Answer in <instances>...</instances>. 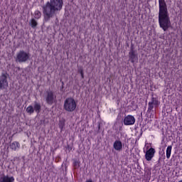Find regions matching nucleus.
I'll use <instances>...</instances> for the list:
<instances>
[{
  "mask_svg": "<svg viewBox=\"0 0 182 182\" xmlns=\"http://www.w3.org/2000/svg\"><path fill=\"white\" fill-rule=\"evenodd\" d=\"M63 0H50L43 6L44 21L49 22L50 18H53L58 12L62 11Z\"/></svg>",
  "mask_w": 182,
  "mask_h": 182,
  "instance_id": "obj_1",
  "label": "nucleus"
},
{
  "mask_svg": "<svg viewBox=\"0 0 182 182\" xmlns=\"http://www.w3.org/2000/svg\"><path fill=\"white\" fill-rule=\"evenodd\" d=\"M159 23L160 28L166 32L170 26H171V21H170V14H168V9H167V4L166 0H159Z\"/></svg>",
  "mask_w": 182,
  "mask_h": 182,
  "instance_id": "obj_2",
  "label": "nucleus"
},
{
  "mask_svg": "<svg viewBox=\"0 0 182 182\" xmlns=\"http://www.w3.org/2000/svg\"><path fill=\"white\" fill-rule=\"evenodd\" d=\"M76 101L72 97L67 98L64 102V110L66 112H75L76 110Z\"/></svg>",
  "mask_w": 182,
  "mask_h": 182,
  "instance_id": "obj_3",
  "label": "nucleus"
},
{
  "mask_svg": "<svg viewBox=\"0 0 182 182\" xmlns=\"http://www.w3.org/2000/svg\"><path fill=\"white\" fill-rule=\"evenodd\" d=\"M30 56L29 53H26L23 50H20L16 54V62L18 63H25V62H27L29 60Z\"/></svg>",
  "mask_w": 182,
  "mask_h": 182,
  "instance_id": "obj_4",
  "label": "nucleus"
},
{
  "mask_svg": "<svg viewBox=\"0 0 182 182\" xmlns=\"http://www.w3.org/2000/svg\"><path fill=\"white\" fill-rule=\"evenodd\" d=\"M46 102L48 105H53L56 102V95L53 91L49 90L46 92Z\"/></svg>",
  "mask_w": 182,
  "mask_h": 182,
  "instance_id": "obj_5",
  "label": "nucleus"
},
{
  "mask_svg": "<svg viewBox=\"0 0 182 182\" xmlns=\"http://www.w3.org/2000/svg\"><path fill=\"white\" fill-rule=\"evenodd\" d=\"M8 74L2 73L0 76V90H4L8 87Z\"/></svg>",
  "mask_w": 182,
  "mask_h": 182,
  "instance_id": "obj_6",
  "label": "nucleus"
},
{
  "mask_svg": "<svg viewBox=\"0 0 182 182\" xmlns=\"http://www.w3.org/2000/svg\"><path fill=\"white\" fill-rule=\"evenodd\" d=\"M136 123V118L132 115H127L124 119V124L125 126H132Z\"/></svg>",
  "mask_w": 182,
  "mask_h": 182,
  "instance_id": "obj_7",
  "label": "nucleus"
},
{
  "mask_svg": "<svg viewBox=\"0 0 182 182\" xmlns=\"http://www.w3.org/2000/svg\"><path fill=\"white\" fill-rule=\"evenodd\" d=\"M154 154H156V149L154 148H150L145 154L146 160L147 161H151L153 157H154Z\"/></svg>",
  "mask_w": 182,
  "mask_h": 182,
  "instance_id": "obj_8",
  "label": "nucleus"
},
{
  "mask_svg": "<svg viewBox=\"0 0 182 182\" xmlns=\"http://www.w3.org/2000/svg\"><path fill=\"white\" fill-rule=\"evenodd\" d=\"M159 103L157 98L152 97L151 101L148 104V110H153V109H154V106H156V107L159 106Z\"/></svg>",
  "mask_w": 182,
  "mask_h": 182,
  "instance_id": "obj_9",
  "label": "nucleus"
},
{
  "mask_svg": "<svg viewBox=\"0 0 182 182\" xmlns=\"http://www.w3.org/2000/svg\"><path fill=\"white\" fill-rule=\"evenodd\" d=\"M113 147L117 151H122L123 149V144L121 141L117 140L114 142Z\"/></svg>",
  "mask_w": 182,
  "mask_h": 182,
  "instance_id": "obj_10",
  "label": "nucleus"
},
{
  "mask_svg": "<svg viewBox=\"0 0 182 182\" xmlns=\"http://www.w3.org/2000/svg\"><path fill=\"white\" fill-rule=\"evenodd\" d=\"M15 181V178L14 176L9 177L8 176L4 175L3 176L0 177V182H14Z\"/></svg>",
  "mask_w": 182,
  "mask_h": 182,
  "instance_id": "obj_11",
  "label": "nucleus"
},
{
  "mask_svg": "<svg viewBox=\"0 0 182 182\" xmlns=\"http://www.w3.org/2000/svg\"><path fill=\"white\" fill-rule=\"evenodd\" d=\"M129 59L132 62V63H134L136 60H137V55H136V53H134V50H131L129 53Z\"/></svg>",
  "mask_w": 182,
  "mask_h": 182,
  "instance_id": "obj_12",
  "label": "nucleus"
},
{
  "mask_svg": "<svg viewBox=\"0 0 182 182\" xmlns=\"http://www.w3.org/2000/svg\"><path fill=\"white\" fill-rule=\"evenodd\" d=\"M21 144L18 141H14L10 144V148L11 150H14V151H16V149H20Z\"/></svg>",
  "mask_w": 182,
  "mask_h": 182,
  "instance_id": "obj_13",
  "label": "nucleus"
},
{
  "mask_svg": "<svg viewBox=\"0 0 182 182\" xmlns=\"http://www.w3.org/2000/svg\"><path fill=\"white\" fill-rule=\"evenodd\" d=\"M33 107L36 113H41V109L42 107L39 102H35Z\"/></svg>",
  "mask_w": 182,
  "mask_h": 182,
  "instance_id": "obj_14",
  "label": "nucleus"
},
{
  "mask_svg": "<svg viewBox=\"0 0 182 182\" xmlns=\"http://www.w3.org/2000/svg\"><path fill=\"white\" fill-rule=\"evenodd\" d=\"M26 112H27V113L28 114H33V113H35V109H33V106L32 105H29L26 109Z\"/></svg>",
  "mask_w": 182,
  "mask_h": 182,
  "instance_id": "obj_15",
  "label": "nucleus"
},
{
  "mask_svg": "<svg viewBox=\"0 0 182 182\" xmlns=\"http://www.w3.org/2000/svg\"><path fill=\"white\" fill-rule=\"evenodd\" d=\"M173 149V146H168L166 149V159H170L171 156V149Z\"/></svg>",
  "mask_w": 182,
  "mask_h": 182,
  "instance_id": "obj_16",
  "label": "nucleus"
},
{
  "mask_svg": "<svg viewBox=\"0 0 182 182\" xmlns=\"http://www.w3.org/2000/svg\"><path fill=\"white\" fill-rule=\"evenodd\" d=\"M41 16H42V14L41 13V11H36L34 13V18H36V19H39Z\"/></svg>",
  "mask_w": 182,
  "mask_h": 182,
  "instance_id": "obj_17",
  "label": "nucleus"
},
{
  "mask_svg": "<svg viewBox=\"0 0 182 182\" xmlns=\"http://www.w3.org/2000/svg\"><path fill=\"white\" fill-rule=\"evenodd\" d=\"M31 28H36V26H38V22L36 21V20H35V18L31 19Z\"/></svg>",
  "mask_w": 182,
  "mask_h": 182,
  "instance_id": "obj_18",
  "label": "nucleus"
},
{
  "mask_svg": "<svg viewBox=\"0 0 182 182\" xmlns=\"http://www.w3.org/2000/svg\"><path fill=\"white\" fill-rule=\"evenodd\" d=\"M73 166H74V168H79V167H80V161H75L73 162Z\"/></svg>",
  "mask_w": 182,
  "mask_h": 182,
  "instance_id": "obj_19",
  "label": "nucleus"
},
{
  "mask_svg": "<svg viewBox=\"0 0 182 182\" xmlns=\"http://www.w3.org/2000/svg\"><path fill=\"white\" fill-rule=\"evenodd\" d=\"M79 72L81 75L82 79H85V75L83 74V70H80Z\"/></svg>",
  "mask_w": 182,
  "mask_h": 182,
  "instance_id": "obj_20",
  "label": "nucleus"
},
{
  "mask_svg": "<svg viewBox=\"0 0 182 182\" xmlns=\"http://www.w3.org/2000/svg\"><path fill=\"white\" fill-rule=\"evenodd\" d=\"M59 127H60V129H61V130H62V129H63V124H60V125H59Z\"/></svg>",
  "mask_w": 182,
  "mask_h": 182,
  "instance_id": "obj_21",
  "label": "nucleus"
},
{
  "mask_svg": "<svg viewBox=\"0 0 182 182\" xmlns=\"http://www.w3.org/2000/svg\"><path fill=\"white\" fill-rule=\"evenodd\" d=\"M85 182H93V181H92V179H90V180H87Z\"/></svg>",
  "mask_w": 182,
  "mask_h": 182,
  "instance_id": "obj_22",
  "label": "nucleus"
}]
</instances>
